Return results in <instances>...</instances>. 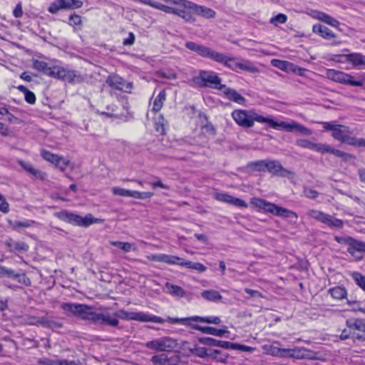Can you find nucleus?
<instances>
[{
  "label": "nucleus",
  "instance_id": "nucleus-43",
  "mask_svg": "<svg viewBox=\"0 0 365 365\" xmlns=\"http://www.w3.org/2000/svg\"><path fill=\"white\" fill-rule=\"evenodd\" d=\"M9 224L13 230H18L19 228H27L31 227L35 223L33 220H25L23 221L9 220Z\"/></svg>",
  "mask_w": 365,
  "mask_h": 365
},
{
  "label": "nucleus",
  "instance_id": "nucleus-18",
  "mask_svg": "<svg viewBox=\"0 0 365 365\" xmlns=\"http://www.w3.org/2000/svg\"><path fill=\"white\" fill-rule=\"evenodd\" d=\"M184 6L186 8L192 10L195 14L202 16L206 19H212L215 16V11L212 9L207 8L204 6L197 5L192 1H184Z\"/></svg>",
  "mask_w": 365,
  "mask_h": 365
},
{
  "label": "nucleus",
  "instance_id": "nucleus-52",
  "mask_svg": "<svg viewBox=\"0 0 365 365\" xmlns=\"http://www.w3.org/2000/svg\"><path fill=\"white\" fill-rule=\"evenodd\" d=\"M153 192H139L132 190V197L140 200L150 199L153 196Z\"/></svg>",
  "mask_w": 365,
  "mask_h": 365
},
{
  "label": "nucleus",
  "instance_id": "nucleus-32",
  "mask_svg": "<svg viewBox=\"0 0 365 365\" xmlns=\"http://www.w3.org/2000/svg\"><path fill=\"white\" fill-rule=\"evenodd\" d=\"M40 365H78L75 361L68 359H53L50 358H40L37 361Z\"/></svg>",
  "mask_w": 365,
  "mask_h": 365
},
{
  "label": "nucleus",
  "instance_id": "nucleus-57",
  "mask_svg": "<svg viewBox=\"0 0 365 365\" xmlns=\"http://www.w3.org/2000/svg\"><path fill=\"white\" fill-rule=\"evenodd\" d=\"M154 180L150 182V185L153 187H160L165 190H169L170 187L166 184H164L158 177H155Z\"/></svg>",
  "mask_w": 365,
  "mask_h": 365
},
{
  "label": "nucleus",
  "instance_id": "nucleus-55",
  "mask_svg": "<svg viewBox=\"0 0 365 365\" xmlns=\"http://www.w3.org/2000/svg\"><path fill=\"white\" fill-rule=\"evenodd\" d=\"M69 164V160L63 157L58 156L54 165L59 168L61 171H65Z\"/></svg>",
  "mask_w": 365,
  "mask_h": 365
},
{
  "label": "nucleus",
  "instance_id": "nucleus-5",
  "mask_svg": "<svg viewBox=\"0 0 365 365\" xmlns=\"http://www.w3.org/2000/svg\"><path fill=\"white\" fill-rule=\"evenodd\" d=\"M326 76L334 82L354 87H363L365 82V73L352 75L335 69H327Z\"/></svg>",
  "mask_w": 365,
  "mask_h": 365
},
{
  "label": "nucleus",
  "instance_id": "nucleus-56",
  "mask_svg": "<svg viewBox=\"0 0 365 365\" xmlns=\"http://www.w3.org/2000/svg\"><path fill=\"white\" fill-rule=\"evenodd\" d=\"M304 194L305 197L312 200L317 198L319 195L318 191L307 187H304Z\"/></svg>",
  "mask_w": 365,
  "mask_h": 365
},
{
  "label": "nucleus",
  "instance_id": "nucleus-8",
  "mask_svg": "<svg viewBox=\"0 0 365 365\" xmlns=\"http://www.w3.org/2000/svg\"><path fill=\"white\" fill-rule=\"evenodd\" d=\"M334 240L338 243L347 246V252L354 258L356 262L363 259L364 257L361 254L365 253V242L350 236H335Z\"/></svg>",
  "mask_w": 365,
  "mask_h": 365
},
{
  "label": "nucleus",
  "instance_id": "nucleus-49",
  "mask_svg": "<svg viewBox=\"0 0 365 365\" xmlns=\"http://www.w3.org/2000/svg\"><path fill=\"white\" fill-rule=\"evenodd\" d=\"M41 156L43 160L50 162L54 165L59 155L53 154L48 150H42L41 152Z\"/></svg>",
  "mask_w": 365,
  "mask_h": 365
},
{
  "label": "nucleus",
  "instance_id": "nucleus-2",
  "mask_svg": "<svg viewBox=\"0 0 365 365\" xmlns=\"http://www.w3.org/2000/svg\"><path fill=\"white\" fill-rule=\"evenodd\" d=\"M232 117L236 123L244 128H250L254 125L255 121L262 124H267L269 128L277 130L292 132L297 130L304 135H312V130L305 126L292 120L290 123L285 121L277 122L271 116L259 115L253 110H235L232 113Z\"/></svg>",
  "mask_w": 365,
  "mask_h": 365
},
{
  "label": "nucleus",
  "instance_id": "nucleus-16",
  "mask_svg": "<svg viewBox=\"0 0 365 365\" xmlns=\"http://www.w3.org/2000/svg\"><path fill=\"white\" fill-rule=\"evenodd\" d=\"M106 83L110 87L125 93H130L133 87L132 82L126 81L117 74L109 75L106 78Z\"/></svg>",
  "mask_w": 365,
  "mask_h": 365
},
{
  "label": "nucleus",
  "instance_id": "nucleus-60",
  "mask_svg": "<svg viewBox=\"0 0 365 365\" xmlns=\"http://www.w3.org/2000/svg\"><path fill=\"white\" fill-rule=\"evenodd\" d=\"M349 145L355 146V147H364L365 148V139L364 138H356L355 137H351L350 141L349 142Z\"/></svg>",
  "mask_w": 365,
  "mask_h": 365
},
{
  "label": "nucleus",
  "instance_id": "nucleus-47",
  "mask_svg": "<svg viewBox=\"0 0 365 365\" xmlns=\"http://www.w3.org/2000/svg\"><path fill=\"white\" fill-rule=\"evenodd\" d=\"M321 20L333 26V27H335V28H338L340 26H342L343 27H345V25L344 24H341L337 19L333 18L332 16L327 14H322V16L321 17Z\"/></svg>",
  "mask_w": 365,
  "mask_h": 365
},
{
  "label": "nucleus",
  "instance_id": "nucleus-61",
  "mask_svg": "<svg viewBox=\"0 0 365 365\" xmlns=\"http://www.w3.org/2000/svg\"><path fill=\"white\" fill-rule=\"evenodd\" d=\"M24 100L29 104L34 105L36 103V98L34 92L29 90L24 94Z\"/></svg>",
  "mask_w": 365,
  "mask_h": 365
},
{
  "label": "nucleus",
  "instance_id": "nucleus-34",
  "mask_svg": "<svg viewBox=\"0 0 365 365\" xmlns=\"http://www.w3.org/2000/svg\"><path fill=\"white\" fill-rule=\"evenodd\" d=\"M272 64L279 68L282 71H286V72H295V70L294 68H297V65L294 63L287 61H282V60H278L274 59L272 61Z\"/></svg>",
  "mask_w": 365,
  "mask_h": 365
},
{
  "label": "nucleus",
  "instance_id": "nucleus-53",
  "mask_svg": "<svg viewBox=\"0 0 365 365\" xmlns=\"http://www.w3.org/2000/svg\"><path fill=\"white\" fill-rule=\"evenodd\" d=\"M327 144L314 143L310 141L309 148V150H314L322 154L326 153Z\"/></svg>",
  "mask_w": 365,
  "mask_h": 365
},
{
  "label": "nucleus",
  "instance_id": "nucleus-35",
  "mask_svg": "<svg viewBox=\"0 0 365 365\" xmlns=\"http://www.w3.org/2000/svg\"><path fill=\"white\" fill-rule=\"evenodd\" d=\"M165 288L167 292L173 297H185L186 295L185 291L180 286L171 284L170 282L165 283Z\"/></svg>",
  "mask_w": 365,
  "mask_h": 365
},
{
  "label": "nucleus",
  "instance_id": "nucleus-58",
  "mask_svg": "<svg viewBox=\"0 0 365 365\" xmlns=\"http://www.w3.org/2000/svg\"><path fill=\"white\" fill-rule=\"evenodd\" d=\"M205 132L209 135L215 136L217 133L215 127L212 123L207 120V123L202 128Z\"/></svg>",
  "mask_w": 365,
  "mask_h": 365
},
{
  "label": "nucleus",
  "instance_id": "nucleus-42",
  "mask_svg": "<svg viewBox=\"0 0 365 365\" xmlns=\"http://www.w3.org/2000/svg\"><path fill=\"white\" fill-rule=\"evenodd\" d=\"M154 120L156 131L161 135H165V125L168 124V121L164 118L163 115L160 114L158 117L155 118Z\"/></svg>",
  "mask_w": 365,
  "mask_h": 365
},
{
  "label": "nucleus",
  "instance_id": "nucleus-46",
  "mask_svg": "<svg viewBox=\"0 0 365 365\" xmlns=\"http://www.w3.org/2000/svg\"><path fill=\"white\" fill-rule=\"evenodd\" d=\"M351 277L357 286L365 292V275L358 272H354Z\"/></svg>",
  "mask_w": 365,
  "mask_h": 365
},
{
  "label": "nucleus",
  "instance_id": "nucleus-44",
  "mask_svg": "<svg viewBox=\"0 0 365 365\" xmlns=\"http://www.w3.org/2000/svg\"><path fill=\"white\" fill-rule=\"evenodd\" d=\"M185 326L187 327H190L191 329H193L195 330L200 331L203 334L213 335V336H215L216 329H217V328H215L212 327L201 326L198 324H191V325H185Z\"/></svg>",
  "mask_w": 365,
  "mask_h": 365
},
{
  "label": "nucleus",
  "instance_id": "nucleus-28",
  "mask_svg": "<svg viewBox=\"0 0 365 365\" xmlns=\"http://www.w3.org/2000/svg\"><path fill=\"white\" fill-rule=\"evenodd\" d=\"M312 31L323 38L327 40H331L336 37V35L331 30L321 24H314L312 27Z\"/></svg>",
  "mask_w": 365,
  "mask_h": 365
},
{
  "label": "nucleus",
  "instance_id": "nucleus-1",
  "mask_svg": "<svg viewBox=\"0 0 365 365\" xmlns=\"http://www.w3.org/2000/svg\"><path fill=\"white\" fill-rule=\"evenodd\" d=\"M61 307L71 314L68 316L75 317L85 322L88 325L94 326L95 329L101 331L105 330L107 327L120 329L119 319L154 322L161 324L168 322L167 319L149 313L128 312L123 309L110 314L103 307H96L86 304L65 302L61 304Z\"/></svg>",
  "mask_w": 365,
  "mask_h": 365
},
{
  "label": "nucleus",
  "instance_id": "nucleus-19",
  "mask_svg": "<svg viewBox=\"0 0 365 365\" xmlns=\"http://www.w3.org/2000/svg\"><path fill=\"white\" fill-rule=\"evenodd\" d=\"M341 58H345L346 61L351 63L353 67L365 66V56L360 53H351L336 56L334 60L340 62L341 61Z\"/></svg>",
  "mask_w": 365,
  "mask_h": 365
},
{
  "label": "nucleus",
  "instance_id": "nucleus-38",
  "mask_svg": "<svg viewBox=\"0 0 365 365\" xmlns=\"http://www.w3.org/2000/svg\"><path fill=\"white\" fill-rule=\"evenodd\" d=\"M166 98V92L165 90H162L159 92L158 96L155 97L153 101L152 111L158 113L160 110L163 107V103Z\"/></svg>",
  "mask_w": 365,
  "mask_h": 365
},
{
  "label": "nucleus",
  "instance_id": "nucleus-23",
  "mask_svg": "<svg viewBox=\"0 0 365 365\" xmlns=\"http://www.w3.org/2000/svg\"><path fill=\"white\" fill-rule=\"evenodd\" d=\"M196 341L202 344V348L210 350H217L215 347L221 348L222 341L210 336H200L196 338Z\"/></svg>",
  "mask_w": 365,
  "mask_h": 365
},
{
  "label": "nucleus",
  "instance_id": "nucleus-26",
  "mask_svg": "<svg viewBox=\"0 0 365 365\" xmlns=\"http://www.w3.org/2000/svg\"><path fill=\"white\" fill-rule=\"evenodd\" d=\"M140 2L150 6L152 8L164 11L166 14H172L176 15L178 7H172L163 4L158 1L153 0H140Z\"/></svg>",
  "mask_w": 365,
  "mask_h": 365
},
{
  "label": "nucleus",
  "instance_id": "nucleus-36",
  "mask_svg": "<svg viewBox=\"0 0 365 365\" xmlns=\"http://www.w3.org/2000/svg\"><path fill=\"white\" fill-rule=\"evenodd\" d=\"M32 67L38 71L43 72L48 76L50 71H52V66H49L48 63L38 59L32 60Z\"/></svg>",
  "mask_w": 365,
  "mask_h": 365
},
{
  "label": "nucleus",
  "instance_id": "nucleus-22",
  "mask_svg": "<svg viewBox=\"0 0 365 365\" xmlns=\"http://www.w3.org/2000/svg\"><path fill=\"white\" fill-rule=\"evenodd\" d=\"M150 259L154 262H164L168 264H178L182 267V262L185 259L175 255H170L166 254H156L152 255Z\"/></svg>",
  "mask_w": 365,
  "mask_h": 365
},
{
  "label": "nucleus",
  "instance_id": "nucleus-31",
  "mask_svg": "<svg viewBox=\"0 0 365 365\" xmlns=\"http://www.w3.org/2000/svg\"><path fill=\"white\" fill-rule=\"evenodd\" d=\"M222 91L223 93L230 101H234L235 103H237L240 105H244L245 103V98L239 93L236 90L231 88H227L225 86Z\"/></svg>",
  "mask_w": 365,
  "mask_h": 365
},
{
  "label": "nucleus",
  "instance_id": "nucleus-12",
  "mask_svg": "<svg viewBox=\"0 0 365 365\" xmlns=\"http://www.w3.org/2000/svg\"><path fill=\"white\" fill-rule=\"evenodd\" d=\"M309 216L314 220L324 223L331 228L341 229L344 227V222L342 220L336 218L332 215L324 213L322 211L317 210H311L308 213Z\"/></svg>",
  "mask_w": 365,
  "mask_h": 365
},
{
  "label": "nucleus",
  "instance_id": "nucleus-3",
  "mask_svg": "<svg viewBox=\"0 0 365 365\" xmlns=\"http://www.w3.org/2000/svg\"><path fill=\"white\" fill-rule=\"evenodd\" d=\"M190 85L193 87L210 88L220 91L225 88L217 73L206 70H200L198 74L191 78Z\"/></svg>",
  "mask_w": 365,
  "mask_h": 365
},
{
  "label": "nucleus",
  "instance_id": "nucleus-30",
  "mask_svg": "<svg viewBox=\"0 0 365 365\" xmlns=\"http://www.w3.org/2000/svg\"><path fill=\"white\" fill-rule=\"evenodd\" d=\"M315 353L305 348L291 349L290 357L296 359H314Z\"/></svg>",
  "mask_w": 365,
  "mask_h": 365
},
{
  "label": "nucleus",
  "instance_id": "nucleus-48",
  "mask_svg": "<svg viewBox=\"0 0 365 365\" xmlns=\"http://www.w3.org/2000/svg\"><path fill=\"white\" fill-rule=\"evenodd\" d=\"M67 23L71 26H77L78 29H81L83 24L81 17L75 13L71 14L69 16L68 21Z\"/></svg>",
  "mask_w": 365,
  "mask_h": 365
},
{
  "label": "nucleus",
  "instance_id": "nucleus-7",
  "mask_svg": "<svg viewBox=\"0 0 365 365\" xmlns=\"http://www.w3.org/2000/svg\"><path fill=\"white\" fill-rule=\"evenodd\" d=\"M53 215L67 223L74 226L88 227L90 225L98 222L100 220L94 217L91 214H87L85 217L71 212L67 210H62L60 212H54Z\"/></svg>",
  "mask_w": 365,
  "mask_h": 365
},
{
  "label": "nucleus",
  "instance_id": "nucleus-51",
  "mask_svg": "<svg viewBox=\"0 0 365 365\" xmlns=\"http://www.w3.org/2000/svg\"><path fill=\"white\" fill-rule=\"evenodd\" d=\"M232 197L233 196L229 195L228 193H225V192H216L214 195V198L215 200L220 201V202H226V203H228L230 205L232 202Z\"/></svg>",
  "mask_w": 365,
  "mask_h": 365
},
{
  "label": "nucleus",
  "instance_id": "nucleus-33",
  "mask_svg": "<svg viewBox=\"0 0 365 365\" xmlns=\"http://www.w3.org/2000/svg\"><path fill=\"white\" fill-rule=\"evenodd\" d=\"M326 153H331L334 155L336 157L340 158L344 162L347 163L352 160L356 159V156L341 151L340 150L332 148L331 145H327V149L325 150Z\"/></svg>",
  "mask_w": 365,
  "mask_h": 365
},
{
  "label": "nucleus",
  "instance_id": "nucleus-39",
  "mask_svg": "<svg viewBox=\"0 0 365 365\" xmlns=\"http://www.w3.org/2000/svg\"><path fill=\"white\" fill-rule=\"evenodd\" d=\"M201 296L209 302H218L222 299V296L220 293L213 289L203 291L201 293Z\"/></svg>",
  "mask_w": 365,
  "mask_h": 365
},
{
  "label": "nucleus",
  "instance_id": "nucleus-37",
  "mask_svg": "<svg viewBox=\"0 0 365 365\" xmlns=\"http://www.w3.org/2000/svg\"><path fill=\"white\" fill-rule=\"evenodd\" d=\"M328 293L331 294V296L336 299H343L346 298L347 292L344 287L336 286L332 288H330L328 290Z\"/></svg>",
  "mask_w": 365,
  "mask_h": 365
},
{
  "label": "nucleus",
  "instance_id": "nucleus-54",
  "mask_svg": "<svg viewBox=\"0 0 365 365\" xmlns=\"http://www.w3.org/2000/svg\"><path fill=\"white\" fill-rule=\"evenodd\" d=\"M112 192L115 195L132 197V190L115 187L113 188Z\"/></svg>",
  "mask_w": 365,
  "mask_h": 365
},
{
  "label": "nucleus",
  "instance_id": "nucleus-15",
  "mask_svg": "<svg viewBox=\"0 0 365 365\" xmlns=\"http://www.w3.org/2000/svg\"><path fill=\"white\" fill-rule=\"evenodd\" d=\"M194 344L190 346V344L187 341H182L180 344V351H175L176 353H180L184 356L189 357L191 355H194L197 357L201 358V356H205V350L200 346V344L196 341V339L194 341Z\"/></svg>",
  "mask_w": 365,
  "mask_h": 365
},
{
  "label": "nucleus",
  "instance_id": "nucleus-21",
  "mask_svg": "<svg viewBox=\"0 0 365 365\" xmlns=\"http://www.w3.org/2000/svg\"><path fill=\"white\" fill-rule=\"evenodd\" d=\"M267 171L275 176L286 178L292 173L284 168L278 160H267Z\"/></svg>",
  "mask_w": 365,
  "mask_h": 365
},
{
  "label": "nucleus",
  "instance_id": "nucleus-11",
  "mask_svg": "<svg viewBox=\"0 0 365 365\" xmlns=\"http://www.w3.org/2000/svg\"><path fill=\"white\" fill-rule=\"evenodd\" d=\"M144 346L156 352L174 351L178 346V340L169 336H163L148 341L145 343Z\"/></svg>",
  "mask_w": 365,
  "mask_h": 365
},
{
  "label": "nucleus",
  "instance_id": "nucleus-17",
  "mask_svg": "<svg viewBox=\"0 0 365 365\" xmlns=\"http://www.w3.org/2000/svg\"><path fill=\"white\" fill-rule=\"evenodd\" d=\"M7 277L9 279H14L19 283L29 285L31 284V281L25 274H20L15 272L13 269L7 268L0 265V278Z\"/></svg>",
  "mask_w": 365,
  "mask_h": 365
},
{
  "label": "nucleus",
  "instance_id": "nucleus-24",
  "mask_svg": "<svg viewBox=\"0 0 365 365\" xmlns=\"http://www.w3.org/2000/svg\"><path fill=\"white\" fill-rule=\"evenodd\" d=\"M34 325H41L43 327L50 329L53 331H57V330L63 327V324L60 321H56L52 319L41 318L36 321V322L32 323Z\"/></svg>",
  "mask_w": 365,
  "mask_h": 365
},
{
  "label": "nucleus",
  "instance_id": "nucleus-45",
  "mask_svg": "<svg viewBox=\"0 0 365 365\" xmlns=\"http://www.w3.org/2000/svg\"><path fill=\"white\" fill-rule=\"evenodd\" d=\"M182 267H186L190 269L197 270L200 272H205L207 270V267L200 262H193L191 261L186 260L182 262Z\"/></svg>",
  "mask_w": 365,
  "mask_h": 365
},
{
  "label": "nucleus",
  "instance_id": "nucleus-59",
  "mask_svg": "<svg viewBox=\"0 0 365 365\" xmlns=\"http://www.w3.org/2000/svg\"><path fill=\"white\" fill-rule=\"evenodd\" d=\"M0 211L4 214L9 212V205L6 201L5 197L0 193Z\"/></svg>",
  "mask_w": 365,
  "mask_h": 365
},
{
  "label": "nucleus",
  "instance_id": "nucleus-13",
  "mask_svg": "<svg viewBox=\"0 0 365 365\" xmlns=\"http://www.w3.org/2000/svg\"><path fill=\"white\" fill-rule=\"evenodd\" d=\"M185 46L186 48L192 52L195 53L198 56L204 58L210 59L215 62L220 53V52L212 50L206 46L197 43L194 41H187Z\"/></svg>",
  "mask_w": 365,
  "mask_h": 365
},
{
  "label": "nucleus",
  "instance_id": "nucleus-63",
  "mask_svg": "<svg viewBox=\"0 0 365 365\" xmlns=\"http://www.w3.org/2000/svg\"><path fill=\"white\" fill-rule=\"evenodd\" d=\"M135 36L133 32H129L128 36L123 39V44L126 46H130L134 44Z\"/></svg>",
  "mask_w": 365,
  "mask_h": 365
},
{
  "label": "nucleus",
  "instance_id": "nucleus-41",
  "mask_svg": "<svg viewBox=\"0 0 365 365\" xmlns=\"http://www.w3.org/2000/svg\"><path fill=\"white\" fill-rule=\"evenodd\" d=\"M175 358L176 359L177 362L180 361V357L178 355L169 359L164 354L153 356L151 358V361L155 364L167 365L170 360H173Z\"/></svg>",
  "mask_w": 365,
  "mask_h": 365
},
{
  "label": "nucleus",
  "instance_id": "nucleus-27",
  "mask_svg": "<svg viewBox=\"0 0 365 365\" xmlns=\"http://www.w3.org/2000/svg\"><path fill=\"white\" fill-rule=\"evenodd\" d=\"M71 4L67 2V0H53L47 10L51 14H56L61 10H71Z\"/></svg>",
  "mask_w": 365,
  "mask_h": 365
},
{
  "label": "nucleus",
  "instance_id": "nucleus-4",
  "mask_svg": "<svg viewBox=\"0 0 365 365\" xmlns=\"http://www.w3.org/2000/svg\"><path fill=\"white\" fill-rule=\"evenodd\" d=\"M250 203L252 206L257 207L259 210H262L264 212L271 213L277 217L286 219L297 218V215L295 212L262 198L252 197Z\"/></svg>",
  "mask_w": 365,
  "mask_h": 365
},
{
  "label": "nucleus",
  "instance_id": "nucleus-64",
  "mask_svg": "<svg viewBox=\"0 0 365 365\" xmlns=\"http://www.w3.org/2000/svg\"><path fill=\"white\" fill-rule=\"evenodd\" d=\"M114 245H118V247L125 251V252H130L132 249V244L129 243V242H115Z\"/></svg>",
  "mask_w": 365,
  "mask_h": 365
},
{
  "label": "nucleus",
  "instance_id": "nucleus-40",
  "mask_svg": "<svg viewBox=\"0 0 365 365\" xmlns=\"http://www.w3.org/2000/svg\"><path fill=\"white\" fill-rule=\"evenodd\" d=\"M267 160H259L256 161L249 162L247 165L248 168H251L258 172L267 171Z\"/></svg>",
  "mask_w": 365,
  "mask_h": 365
},
{
  "label": "nucleus",
  "instance_id": "nucleus-14",
  "mask_svg": "<svg viewBox=\"0 0 365 365\" xmlns=\"http://www.w3.org/2000/svg\"><path fill=\"white\" fill-rule=\"evenodd\" d=\"M346 325L353 329L352 338L354 340L365 341V319L351 318L346 321Z\"/></svg>",
  "mask_w": 365,
  "mask_h": 365
},
{
  "label": "nucleus",
  "instance_id": "nucleus-10",
  "mask_svg": "<svg viewBox=\"0 0 365 365\" xmlns=\"http://www.w3.org/2000/svg\"><path fill=\"white\" fill-rule=\"evenodd\" d=\"M168 322L172 324H180L182 325H191V324L206 323L215 325H220L222 322L220 317L217 316H192L190 317L178 318V317H167Z\"/></svg>",
  "mask_w": 365,
  "mask_h": 365
},
{
  "label": "nucleus",
  "instance_id": "nucleus-25",
  "mask_svg": "<svg viewBox=\"0 0 365 365\" xmlns=\"http://www.w3.org/2000/svg\"><path fill=\"white\" fill-rule=\"evenodd\" d=\"M205 350V356H201V359H207L210 358L216 362H220L222 364H227V359L229 357L228 354H224L220 350Z\"/></svg>",
  "mask_w": 365,
  "mask_h": 365
},
{
  "label": "nucleus",
  "instance_id": "nucleus-29",
  "mask_svg": "<svg viewBox=\"0 0 365 365\" xmlns=\"http://www.w3.org/2000/svg\"><path fill=\"white\" fill-rule=\"evenodd\" d=\"M5 245L7 250L10 252L15 251L23 252L29 250V245L26 242L21 241L16 242L11 238L5 242Z\"/></svg>",
  "mask_w": 365,
  "mask_h": 365
},
{
  "label": "nucleus",
  "instance_id": "nucleus-20",
  "mask_svg": "<svg viewBox=\"0 0 365 365\" xmlns=\"http://www.w3.org/2000/svg\"><path fill=\"white\" fill-rule=\"evenodd\" d=\"M351 131L350 128L344 125L337 124L336 130L332 132L331 136L336 140L340 141L342 143L349 145V142L351 140Z\"/></svg>",
  "mask_w": 365,
  "mask_h": 365
},
{
  "label": "nucleus",
  "instance_id": "nucleus-62",
  "mask_svg": "<svg viewBox=\"0 0 365 365\" xmlns=\"http://www.w3.org/2000/svg\"><path fill=\"white\" fill-rule=\"evenodd\" d=\"M231 205H233L237 207H247V203L238 197H232Z\"/></svg>",
  "mask_w": 365,
  "mask_h": 365
},
{
  "label": "nucleus",
  "instance_id": "nucleus-50",
  "mask_svg": "<svg viewBox=\"0 0 365 365\" xmlns=\"http://www.w3.org/2000/svg\"><path fill=\"white\" fill-rule=\"evenodd\" d=\"M287 21V16L284 14L279 13L269 20L270 24L278 26L279 24H284Z\"/></svg>",
  "mask_w": 365,
  "mask_h": 365
},
{
  "label": "nucleus",
  "instance_id": "nucleus-9",
  "mask_svg": "<svg viewBox=\"0 0 365 365\" xmlns=\"http://www.w3.org/2000/svg\"><path fill=\"white\" fill-rule=\"evenodd\" d=\"M49 76L70 84L81 83L83 81V78L79 71L60 66H53Z\"/></svg>",
  "mask_w": 365,
  "mask_h": 365
},
{
  "label": "nucleus",
  "instance_id": "nucleus-6",
  "mask_svg": "<svg viewBox=\"0 0 365 365\" xmlns=\"http://www.w3.org/2000/svg\"><path fill=\"white\" fill-rule=\"evenodd\" d=\"M216 62L237 73L246 71L255 73L258 71L257 67L250 61L245 59L239 61L238 58L230 57L222 53H219Z\"/></svg>",
  "mask_w": 365,
  "mask_h": 365
}]
</instances>
